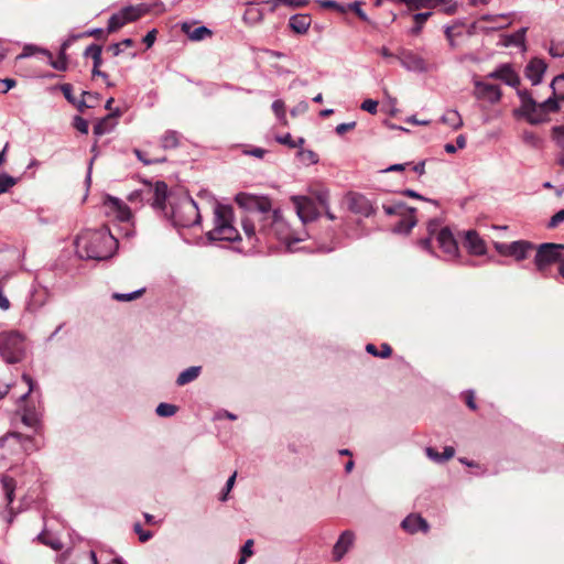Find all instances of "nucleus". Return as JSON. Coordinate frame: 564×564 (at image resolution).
I'll use <instances>...</instances> for the list:
<instances>
[{"label": "nucleus", "mask_w": 564, "mask_h": 564, "mask_svg": "<svg viewBox=\"0 0 564 564\" xmlns=\"http://www.w3.org/2000/svg\"><path fill=\"white\" fill-rule=\"evenodd\" d=\"M442 121L453 129H459L463 126L460 115L456 110H448L442 117Z\"/></svg>", "instance_id": "nucleus-34"}, {"label": "nucleus", "mask_w": 564, "mask_h": 564, "mask_svg": "<svg viewBox=\"0 0 564 564\" xmlns=\"http://www.w3.org/2000/svg\"><path fill=\"white\" fill-rule=\"evenodd\" d=\"M392 206L395 208V214L399 216H406L409 213H415V208L406 206L403 202H395L392 204Z\"/></svg>", "instance_id": "nucleus-48"}, {"label": "nucleus", "mask_w": 564, "mask_h": 564, "mask_svg": "<svg viewBox=\"0 0 564 564\" xmlns=\"http://www.w3.org/2000/svg\"><path fill=\"white\" fill-rule=\"evenodd\" d=\"M549 52L553 57L564 56V41H560V42L553 41L551 43Z\"/></svg>", "instance_id": "nucleus-49"}, {"label": "nucleus", "mask_w": 564, "mask_h": 564, "mask_svg": "<svg viewBox=\"0 0 564 564\" xmlns=\"http://www.w3.org/2000/svg\"><path fill=\"white\" fill-rule=\"evenodd\" d=\"M84 36H93L97 40H106L107 35L102 29H93L84 33Z\"/></svg>", "instance_id": "nucleus-60"}, {"label": "nucleus", "mask_w": 564, "mask_h": 564, "mask_svg": "<svg viewBox=\"0 0 564 564\" xmlns=\"http://www.w3.org/2000/svg\"><path fill=\"white\" fill-rule=\"evenodd\" d=\"M311 23L312 19L308 14H295L289 21L290 28L297 34L306 33Z\"/></svg>", "instance_id": "nucleus-25"}, {"label": "nucleus", "mask_w": 564, "mask_h": 564, "mask_svg": "<svg viewBox=\"0 0 564 564\" xmlns=\"http://www.w3.org/2000/svg\"><path fill=\"white\" fill-rule=\"evenodd\" d=\"M77 252L82 258L91 260H106L113 256L118 248V240L111 235L108 227L87 229L76 239Z\"/></svg>", "instance_id": "nucleus-2"}, {"label": "nucleus", "mask_w": 564, "mask_h": 564, "mask_svg": "<svg viewBox=\"0 0 564 564\" xmlns=\"http://www.w3.org/2000/svg\"><path fill=\"white\" fill-rule=\"evenodd\" d=\"M14 443H19L26 454H30L40 447L33 437L24 436L18 432H12L0 440V448L11 446Z\"/></svg>", "instance_id": "nucleus-10"}, {"label": "nucleus", "mask_w": 564, "mask_h": 564, "mask_svg": "<svg viewBox=\"0 0 564 564\" xmlns=\"http://www.w3.org/2000/svg\"><path fill=\"white\" fill-rule=\"evenodd\" d=\"M547 65L542 58L534 57L525 66V76L531 80L532 85H538L541 83Z\"/></svg>", "instance_id": "nucleus-19"}, {"label": "nucleus", "mask_w": 564, "mask_h": 564, "mask_svg": "<svg viewBox=\"0 0 564 564\" xmlns=\"http://www.w3.org/2000/svg\"><path fill=\"white\" fill-rule=\"evenodd\" d=\"M2 490L4 492L6 499L8 501V506H10L14 500V491L17 488V481L13 477L8 475H2L1 477Z\"/></svg>", "instance_id": "nucleus-28"}, {"label": "nucleus", "mask_w": 564, "mask_h": 564, "mask_svg": "<svg viewBox=\"0 0 564 564\" xmlns=\"http://www.w3.org/2000/svg\"><path fill=\"white\" fill-rule=\"evenodd\" d=\"M145 292V289H140L131 293H113L112 299L119 302H130L141 297Z\"/></svg>", "instance_id": "nucleus-40"}, {"label": "nucleus", "mask_w": 564, "mask_h": 564, "mask_svg": "<svg viewBox=\"0 0 564 564\" xmlns=\"http://www.w3.org/2000/svg\"><path fill=\"white\" fill-rule=\"evenodd\" d=\"M200 373V367H189L186 370L182 371L177 379V386H185L192 381H194Z\"/></svg>", "instance_id": "nucleus-30"}, {"label": "nucleus", "mask_w": 564, "mask_h": 564, "mask_svg": "<svg viewBox=\"0 0 564 564\" xmlns=\"http://www.w3.org/2000/svg\"><path fill=\"white\" fill-rule=\"evenodd\" d=\"M552 94L564 100V74L556 76L551 83Z\"/></svg>", "instance_id": "nucleus-39"}, {"label": "nucleus", "mask_w": 564, "mask_h": 564, "mask_svg": "<svg viewBox=\"0 0 564 564\" xmlns=\"http://www.w3.org/2000/svg\"><path fill=\"white\" fill-rule=\"evenodd\" d=\"M276 140L278 142L285 144L290 148H300L305 142L303 138H300L297 141H294L290 133H286L284 137H279Z\"/></svg>", "instance_id": "nucleus-46"}, {"label": "nucleus", "mask_w": 564, "mask_h": 564, "mask_svg": "<svg viewBox=\"0 0 564 564\" xmlns=\"http://www.w3.org/2000/svg\"><path fill=\"white\" fill-rule=\"evenodd\" d=\"M236 477H237V473L235 471L230 477L229 479L227 480L226 482V486L223 490V494L220 496V500L221 501H226L227 498H228V494L229 491L232 489L234 485H235V481H236Z\"/></svg>", "instance_id": "nucleus-53"}, {"label": "nucleus", "mask_w": 564, "mask_h": 564, "mask_svg": "<svg viewBox=\"0 0 564 564\" xmlns=\"http://www.w3.org/2000/svg\"><path fill=\"white\" fill-rule=\"evenodd\" d=\"M17 183H18V178H15L7 173H0V195L7 193Z\"/></svg>", "instance_id": "nucleus-41"}, {"label": "nucleus", "mask_w": 564, "mask_h": 564, "mask_svg": "<svg viewBox=\"0 0 564 564\" xmlns=\"http://www.w3.org/2000/svg\"><path fill=\"white\" fill-rule=\"evenodd\" d=\"M562 221H564V209L558 210L556 214H554L550 223L547 225L549 228H555L557 227Z\"/></svg>", "instance_id": "nucleus-57"}, {"label": "nucleus", "mask_w": 564, "mask_h": 564, "mask_svg": "<svg viewBox=\"0 0 564 564\" xmlns=\"http://www.w3.org/2000/svg\"><path fill=\"white\" fill-rule=\"evenodd\" d=\"M24 338L15 330L0 334V354L8 364H17L24 357Z\"/></svg>", "instance_id": "nucleus-5"}, {"label": "nucleus", "mask_w": 564, "mask_h": 564, "mask_svg": "<svg viewBox=\"0 0 564 564\" xmlns=\"http://www.w3.org/2000/svg\"><path fill=\"white\" fill-rule=\"evenodd\" d=\"M474 96L477 99L488 100L496 104L501 99L502 93L499 86L481 80H475Z\"/></svg>", "instance_id": "nucleus-14"}, {"label": "nucleus", "mask_w": 564, "mask_h": 564, "mask_svg": "<svg viewBox=\"0 0 564 564\" xmlns=\"http://www.w3.org/2000/svg\"><path fill=\"white\" fill-rule=\"evenodd\" d=\"M200 218L196 203L189 198L173 210L174 223L182 227L198 224Z\"/></svg>", "instance_id": "nucleus-8"}, {"label": "nucleus", "mask_w": 564, "mask_h": 564, "mask_svg": "<svg viewBox=\"0 0 564 564\" xmlns=\"http://www.w3.org/2000/svg\"><path fill=\"white\" fill-rule=\"evenodd\" d=\"M148 12L144 4L129 6L120 10V13L124 18L126 23L134 22L143 17Z\"/></svg>", "instance_id": "nucleus-27"}, {"label": "nucleus", "mask_w": 564, "mask_h": 564, "mask_svg": "<svg viewBox=\"0 0 564 564\" xmlns=\"http://www.w3.org/2000/svg\"><path fill=\"white\" fill-rule=\"evenodd\" d=\"M416 225V218L414 213H409L406 216H402L401 220L395 226V230L399 232H410V230Z\"/></svg>", "instance_id": "nucleus-32"}, {"label": "nucleus", "mask_w": 564, "mask_h": 564, "mask_svg": "<svg viewBox=\"0 0 564 564\" xmlns=\"http://www.w3.org/2000/svg\"><path fill=\"white\" fill-rule=\"evenodd\" d=\"M9 280V275L6 274L0 279V308L7 311L10 308V301L4 295V286Z\"/></svg>", "instance_id": "nucleus-44"}, {"label": "nucleus", "mask_w": 564, "mask_h": 564, "mask_svg": "<svg viewBox=\"0 0 564 564\" xmlns=\"http://www.w3.org/2000/svg\"><path fill=\"white\" fill-rule=\"evenodd\" d=\"M156 34L158 31L153 29L143 37V42L145 43L147 47H151L154 44Z\"/></svg>", "instance_id": "nucleus-64"}, {"label": "nucleus", "mask_w": 564, "mask_h": 564, "mask_svg": "<svg viewBox=\"0 0 564 564\" xmlns=\"http://www.w3.org/2000/svg\"><path fill=\"white\" fill-rule=\"evenodd\" d=\"M496 249L501 256L522 261L528 258L529 252L535 249V246L527 240H518L511 243H496Z\"/></svg>", "instance_id": "nucleus-9"}, {"label": "nucleus", "mask_w": 564, "mask_h": 564, "mask_svg": "<svg viewBox=\"0 0 564 564\" xmlns=\"http://www.w3.org/2000/svg\"><path fill=\"white\" fill-rule=\"evenodd\" d=\"M235 202L247 213L241 218V226L251 245L259 240L257 232L264 237L272 236L288 245L292 242V235L286 221L280 210L272 209L269 197L239 193ZM293 241H299V239H293Z\"/></svg>", "instance_id": "nucleus-1"}, {"label": "nucleus", "mask_w": 564, "mask_h": 564, "mask_svg": "<svg viewBox=\"0 0 564 564\" xmlns=\"http://www.w3.org/2000/svg\"><path fill=\"white\" fill-rule=\"evenodd\" d=\"M328 192L327 191H319L316 193V199L322 208H327L328 205Z\"/></svg>", "instance_id": "nucleus-59"}, {"label": "nucleus", "mask_w": 564, "mask_h": 564, "mask_svg": "<svg viewBox=\"0 0 564 564\" xmlns=\"http://www.w3.org/2000/svg\"><path fill=\"white\" fill-rule=\"evenodd\" d=\"M61 90H62L64 97L67 99V101H69L73 105H78V101L76 100V98L73 95V86L70 84H63L61 86Z\"/></svg>", "instance_id": "nucleus-51"}, {"label": "nucleus", "mask_w": 564, "mask_h": 564, "mask_svg": "<svg viewBox=\"0 0 564 564\" xmlns=\"http://www.w3.org/2000/svg\"><path fill=\"white\" fill-rule=\"evenodd\" d=\"M322 7L323 8H327V9H334L340 13H345L346 12V8L335 1H332V0H326V1H323L322 3Z\"/></svg>", "instance_id": "nucleus-58"}, {"label": "nucleus", "mask_w": 564, "mask_h": 564, "mask_svg": "<svg viewBox=\"0 0 564 564\" xmlns=\"http://www.w3.org/2000/svg\"><path fill=\"white\" fill-rule=\"evenodd\" d=\"M366 351L375 357L389 358L392 355V348L389 344H381L380 349L373 344H367Z\"/></svg>", "instance_id": "nucleus-31"}, {"label": "nucleus", "mask_w": 564, "mask_h": 564, "mask_svg": "<svg viewBox=\"0 0 564 564\" xmlns=\"http://www.w3.org/2000/svg\"><path fill=\"white\" fill-rule=\"evenodd\" d=\"M348 208L355 214L369 217L375 213L373 206L368 198L358 193H350L347 196Z\"/></svg>", "instance_id": "nucleus-15"}, {"label": "nucleus", "mask_w": 564, "mask_h": 564, "mask_svg": "<svg viewBox=\"0 0 564 564\" xmlns=\"http://www.w3.org/2000/svg\"><path fill=\"white\" fill-rule=\"evenodd\" d=\"M22 379L28 384L29 389L26 393L20 397V401L23 402L21 420L24 425L40 433L42 429L41 414L34 406L26 404V399L34 390L35 382L32 377L26 373H23Z\"/></svg>", "instance_id": "nucleus-7"}, {"label": "nucleus", "mask_w": 564, "mask_h": 564, "mask_svg": "<svg viewBox=\"0 0 564 564\" xmlns=\"http://www.w3.org/2000/svg\"><path fill=\"white\" fill-rule=\"evenodd\" d=\"M83 100L78 101L77 108L79 111H84L85 108L94 107V102L98 100V96L89 91H83Z\"/></svg>", "instance_id": "nucleus-42"}, {"label": "nucleus", "mask_w": 564, "mask_h": 564, "mask_svg": "<svg viewBox=\"0 0 564 564\" xmlns=\"http://www.w3.org/2000/svg\"><path fill=\"white\" fill-rule=\"evenodd\" d=\"M487 78L490 79H499L503 82L506 85L511 86L513 88L519 89L520 86V77L513 69L511 64H502L498 66L494 72L489 73Z\"/></svg>", "instance_id": "nucleus-12"}, {"label": "nucleus", "mask_w": 564, "mask_h": 564, "mask_svg": "<svg viewBox=\"0 0 564 564\" xmlns=\"http://www.w3.org/2000/svg\"><path fill=\"white\" fill-rule=\"evenodd\" d=\"M378 101L373 99H366L361 104V109L375 115L377 112Z\"/></svg>", "instance_id": "nucleus-54"}, {"label": "nucleus", "mask_w": 564, "mask_h": 564, "mask_svg": "<svg viewBox=\"0 0 564 564\" xmlns=\"http://www.w3.org/2000/svg\"><path fill=\"white\" fill-rule=\"evenodd\" d=\"M401 65L409 70L425 72L427 69L426 62L417 54L409 50H401L397 55Z\"/></svg>", "instance_id": "nucleus-16"}, {"label": "nucleus", "mask_w": 564, "mask_h": 564, "mask_svg": "<svg viewBox=\"0 0 564 564\" xmlns=\"http://www.w3.org/2000/svg\"><path fill=\"white\" fill-rule=\"evenodd\" d=\"M252 546H253V540H247L241 549V556L238 561V564H245L247 561V557L252 555Z\"/></svg>", "instance_id": "nucleus-47"}, {"label": "nucleus", "mask_w": 564, "mask_h": 564, "mask_svg": "<svg viewBox=\"0 0 564 564\" xmlns=\"http://www.w3.org/2000/svg\"><path fill=\"white\" fill-rule=\"evenodd\" d=\"M156 414L162 417L172 416L177 412V406L170 403H160L155 410Z\"/></svg>", "instance_id": "nucleus-43"}, {"label": "nucleus", "mask_w": 564, "mask_h": 564, "mask_svg": "<svg viewBox=\"0 0 564 564\" xmlns=\"http://www.w3.org/2000/svg\"><path fill=\"white\" fill-rule=\"evenodd\" d=\"M432 15V12L416 13L413 15L414 26L411 29V34L419 35L423 29V25Z\"/></svg>", "instance_id": "nucleus-36"}, {"label": "nucleus", "mask_w": 564, "mask_h": 564, "mask_svg": "<svg viewBox=\"0 0 564 564\" xmlns=\"http://www.w3.org/2000/svg\"><path fill=\"white\" fill-rule=\"evenodd\" d=\"M181 30L192 41H202L205 37H210L213 35V32L208 28L198 26L196 29H193L192 24L188 22L182 23Z\"/></svg>", "instance_id": "nucleus-23"}, {"label": "nucleus", "mask_w": 564, "mask_h": 564, "mask_svg": "<svg viewBox=\"0 0 564 564\" xmlns=\"http://www.w3.org/2000/svg\"><path fill=\"white\" fill-rule=\"evenodd\" d=\"M180 135L176 131L169 130L162 137V147L164 149H174L178 145Z\"/></svg>", "instance_id": "nucleus-37"}, {"label": "nucleus", "mask_w": 564, "mask_h": 564, "mask_svg": "<svg viewBox=\"0 0 564 564\" xmlns=\"http://www.w3.org/2000/svg\"><path fill=\"white\" fill-rule=\"evenodd\" d=\"M101 52L102 47L98 44H90L84 52L85 57H91L94 61V65L101 66L102 58H101Z\"/></svg>", "instance_id": "nucleus-35"}, {"label": "nucleus", "mask_w": 564, "mask_h": 564, "mask_svg": "<svg viewBox=\"0 0 564 564\" xmlns=\"http://www.w3.org/2000/svg\"><path fill=\"white\" fill-rule=\"evenodd\" d=\"M445 0H411L410 10L434 9L444 3Z\"/></svg>", "instance_id": "nucleus-33"}, {"label": "nucleus", "mask_w": 564, "mask_h": 564, "mask_svg": "<svg viewBox=\"0 0 564 564\" xmlns=\"http://www.w3.org/2000/svg\"><path fill=\"white\" fill-rule=\"evenodd\" d=\"M436 240L448 259H455L458 256L457 241L448 227H444L437 232Z\"/></svg>", "instance_id": "nucleus-13"}, {"label": "nucleus", "mask_w": 564, "mask_h": 564, "mask_svg": "<svg viewBox=\"0 0 564 564\" xmlns=\"http://www.w3.org/2000/svg\"><path fill=\"white\" fill-rule=\"evenodd\" d=\"M68 46V42L63 43L61 47V52L57 59H53L52 54L46 50H37L42 54L46 55L50 59V64L57 70H66L67 68V58H66V48Z\"/></svg>", "instance_id": "nucleus-26"}, {"label": "nucleus", "mask_w": 564, "mask_h": 564, "mask_svg": "<svg viewBox=\"0 0 564 564\" xmlns=\"http://www.w3.org/2000/svg\"><path fill=\"white\" fill-rule=\"evenodd\" d=\"M356 127V121L347 122V123H340L336 127V133L339 135H343L347 131L352 130Z\"/></svg>", "instance_id": "nucleus-61"}, {"label": "nucleus", "mask_w": 564, "mask_h": 564, "mask_svg": "<svg viewBox=\"0 0 564 564\" xmlns=\"http://www.w3.org/2000/svg\"><path fill=\"white\" fill-rule=\"evenodd\" d=\"M404 531L414 534L419 531L427 533L430 525L427 521L417 513L409 514L401 523Z\"/></svg>", "instance_id": "nucleus-20"}, {"label": "nucleus", "mask_w": 564, "mask_h": 564, "mask_svg": "<svg viewBox=\"0 0 564 564\" xmlns=\"http://www.w3.org/2000/svg\"><path fill=\"white\" fill-rule=\"evenodd\" d=\"M292 202L295 205L296 213L303 223L312 221L317 218L318 212L314 202L305 196H294Z\"/></svg>", "instance_id": "nucleus-11"}, {"label": "nucleus", "mask_w": 564, "mask_h": 564, "mask_svg": "<svg viewBox=\"0 0 564 564\" xmlns=\"http://www.w3.org/2000/svg\"><path fill=\"white\" fill-rule=\"evenodd\" d=\"M134 531L139 535L141 542H147L152 538L151 531H144L140 523L134 524Z\"/></svg>", "instance_id": "nucleus-56"}, {"label": "nucleus", "mask_w": 564, "mask_h": 564, "mask_svg": "<svg viewBox=\"0 0 564 564\" xmlns=\"http://www.w3.org/2000/svg\"><path fill=\"white\" fill-rule=\"evenodd\" d=\"M74 127L82 133H88V121L79 116L75 117Z\"/></svg>", "instance_id": "nucleus-55"}, {"label": "nucleus", "mask_w": 564, "mask_h": 564, "mask_svg": "<svg viewBox=\"0 0 564 564\" xmlns=\"http://www.w3.org/2000/svg\"><path fill=\"white\" fill-rule=\"evenodd\" d=\"M37 540L41 543L51 546L55 551H59L62 549V543L56 539H52V541H45V531L37 535Z\"/></svg>", "instance_id": "nucleus-52"}, {"label": "nucleus", "mask_w": 564, "mask_h": 564, "mask_svg": "<svg viewBox=\"0 0 564 564\" xmlns=\"http://www.w3.org/2000/svg\"><path fill=\"white\" fill-rule=\"evenodd\" d=\"M564 245L545 242L536 248L534 264L539 272L544 273L549 267L561 260Z\"/></svg>", "instance_id": "nucleus-6"}, {"label": "nucleus", "mask_w": 564, "mask_h": 564, "mask_svg": "<svg viewBox=\"0 0 564 564\" xmlns=\"http://www.w3.org/2000/svg\"><path fill=\"white\" fill-rule=\"evenodd\" d=\"M425 453H426L427 457L431 458L432 460L437 462V463L443 462L442 454L438 453L435 448L426 447Z\"/></svg>", "instance_id": "nucleus-63"}, {"label": "nucleus", "mask_w": 564, "mask_h": 564, "mask_svg": "<svg viewBox=\"0 0 564 564\" xmlns=\"http://www.w3.org/2000/svg\"><path fill=\"white\" fill-rule=\"evenodd\" d=\"M352 542H354L352 532L345 531L344 533H341L339 540L334 545V550H333L334 560L339 561L345 555V553L348 551V549L350 547Z\"/></svg>", "instance_id": "nucleus-22"}, {"label": "nucleus", "mask_w": 564, "mask_h": 564, "mask_svg": "<svg viewBox=\"0 0 564 564\" xmlns=\"http://www.w3.org/2000/svg\"><path fill=\"white\" fill-rule=\"evenodd\" d=\"M105 206L108 208V210L121 221L129 224L132 218V213L130 208L123 204L120 199L115 197H107L105 200Z\"/></svg>", "instance_id": "nucleus-17"}, {"label": "nucleus", "mask_w": 564, "mask_h": 564, "mask_svg": "<svg viewBox=\"0 0 564 564\" xmlns=\"http://www.w3.org/2000/svg\"><path fill=\"white\" fill-rule=\"evenodd\" d=\"M552 134L556 144L564 151V126L554 127L552 129Z\"/></svg>", "instance_id": "nucleus-50"}, {"label": "nucleus", "mask_w": 564, "mask_h": 564, "mask_svg": "<svg viewBox=\"0 0 564 564\" xmlns=\"http://www.w3.org/2000/svg\"><path fill=\"white\" fill-rule=\"evenodd\" d=\"M361 3L360 2H352V3H349L346 8V12L347 11H352L360 20L365 21V22H369V19L367 17V14L365 13V11L361 9Z\"/></svg>", "instance_id": "nucleus-45"}, {"label": "nucleus", "mask_w": 564, "mask_h": 564, "mask_svg": "<svg viewBox=\"0 0 564 564\" xmlns=\"http://www.w3.org/2000/svg\"><path fill=\"white\" fill-rule=\"evenodd\" d=\"M234 209L229 205L218 204L215 208V227L207 232L209 240L236 241L240 239L232 225Z\"/></svg>", "instance_id": "nucleus-4"}, {"label": "nucleus", "mask_w": 564, "mask_h": 564, "mask_svg": "<svg viewBox=\"0 0 564 564\" xmlns=\"http://www.w3.org/2000/svg\"><path fill=\"white\" fill-rule=\"evenodd\" d=\"M527 31H528V28H522L513 34L505 35L503 45L505 46L514 45V46H523L524 47Z\"/></svg>", "instance_id": "nucleus-29"}, {"label": "nucleus", "mask_w": 564, "mask_h": 564, "mask_svg": "<svg viewBox=\"0 0 564 564\" xmlns=\"http://www.w3.org/2000/svg\"><path fill=\"white\" fill-rule=\"evenodd\" d=\"M464 247L471 254L481 256L486 253V243L476 230H467L463 242Z\"/></svg>", "instance_id": "nucleus-18"}, {"label": "nucleus", "mask_w": 564, "mask_h": 564, "mask_svg": "<svg viewBox=\"0 0 564 564\" xmlns=\"http://www.w3.org/2000/svg\"><path fill=\"white\" fill-rule=\"evenodd\" d=\"M120 116L121 111L119 109H116L111 113L100 119L94 127V134L102 135L110 132L115 127L113 120Z\"/></svg>", "instance_id": "nucleus-21"}, {"label": "nucleus", "mask_w": 564, "mask_h": 564, "mask_svg": "<svg viewBox=\"0 0 564 564\" xmlns=\"http://www.w3.org/2000/svg\"><path fill=\"white\" fill-rule=\"evenodd\" d=\"M272 110L278 117H283L285 113L284 102L282 100L273 101Z\"/></svg>", "instance_id": "nucleus-62"}, {"label": "nucleus", "mask_w": 564, "mask_h": 564, "mask_svg": "<svg viewBox=\"0 0 564 564\" xmlns=\"http://www.w3.org/2000/svg\"><path fill=\"white\" fill-rule=\"evenodd\" d=\"M124 24H127V23L124 21V18L122 17V14L120 12L115 13L109 18L107 33L108 34L115 33L119 29H121Z\"/></svg>", "instance_id": "nucleus-38"}, {"label": "nucleus", "mask_w": 564, "mask_h": 564, "mask_svg": "<svg viewBox=\"0 0 564 564\" xmlns=\"http://www.w3.org/2000/svg\"><path fill=\"white\" fill-rule=\"evenodd\" d=\"M167 197V185L164 182H156L152 193V206L158 209L165 208Z\"/></svg>", "instance_id": "nucleus-24"}, {"label": "nucleus", "mask_w": 564, "mask_h": 564, "mask_svg": "<svg viewBox=\"0 0 564 564\" xmlns=\"http://www.w3.org/2000/svg\"><path fill=\"white\" fill-rule=\"evenodd\" d=\"M518 96L521 100L519 111L531 124L545 121L547 113L557 111L560 109L558 102L563 101L552 95L545 101L538 104L527 89H518Z\"/></svg>", "instance_id": "nucleus-3"}]
</instances>
